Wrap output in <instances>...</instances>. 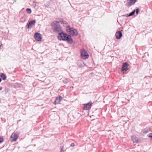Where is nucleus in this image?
<instances>
[{
	"mask_svg": "<svg viewBox=\"0 0 152 152\" xmlns=\"http://www.w3.org/2000/svg\"><path fill=\"white\" fill-rule=\"evenodd\" d=\"M58 38L59 40L66 41L69 44H71L73 42L71 36L63 32L58 34Z\"/></svg>",
	"mask_w": 152,
	"mask_h": 152,
	"instance_id": "f257e3e1",
	"label": "nucleus"
},
{
	"mask_svg": "<svg viewBox=\"0 0 152 152\" xmlns=\"http://www.w3.org/2000/svg\"><path fill=\"white\" fill-rule=\"evenodd\" d=\"M53 31L56 34L63 32L62 27L58 21H54L51 24Z\"/></svg>",
	"mask_w": 152,
	"mask_h": 152,
	"instance_id": "f03ea898",
	"label": "nucleus"
},
{
	"mask_svg": "<svg viewBox=\"0 0 152 152\" xmlns=\"http://www.w3.org/2000/svg\"><path fill=\"white\" fill-rule=\"evenodd\" d=\"M66 31L72 36H76L78 35L77 30L72 27H71L69 26L66 27Z\"/></svg>",
	"mask_w": 152,
	"mask_h": 152,
	"instance_id": "7ed1b4c3",
	"label": "nucleus"
},
{
	"mask_svg": "<svg viewBox=\"0 0 152 152\" xmlns=\"http://www.w3.org/2000/svg\"><path fill=\"white\" fill-rule=\"evenodd\" d=\"M81 56L82 58L84 59L88 58L89 57L88 54L85 49H83L81 50Z\"/></svg>",
	"mask_w": 152,
	"mask_h": 152,
	"instance_id": "20e7f679",
	"label": "nucleus"
},
{
	"mask_svg": "<svg viewBox=\"0 0 152 152\" xmlns=\"http://www.w3.org/2000/svg\"><path fill=\"white\" fill-rule=\"evenodd\" d=\"M92 103L91 102H89L83 104L84 107L83 108L84 110H88L91 109L92 106Z\"/></svg>",
	"mask_w": 152,
	"mask_h": 152,
	"instance_id": "39448f33",
	"label": "nucleus"
},
{
	"mask_svg": "<svg viewBox=\"0 0 152 152\" xmlns=\"http://www.w3.org/2000/svg\"><path fill=\"white\" fill-rule=\"evenodd\" d=\"M34 38L36 40L39 42L41 41L42 39V36L41 34L38 33L36 32L34 35Z\"/></svg>",
	"mask_w": 152,
	"mask_h": 152,
	"instance_id": "423d86ee",
	"label": "nucleus"
},
{
	"mask_svg": "<svg viewBox=\"0 0 152 152\" xmlns=\"http://www.w3.org/2000/svg\"><path fill=\"white\" fill-rule=\"evenodd\" d=\"M36 23V21L35 20H33L30 21L27 24L28 28L29 29H31L32 27V25H34Z\"/></svg>",
	"mask_w": 152,
	"mask_h": 152,
	"instance_id": "0eeeda50",
	"label": "nucleus"
},
{
	"mask_svg": "<svg viewBox=\"0 0 152 152\" xmlns=\"http://www.w3.org/2000/svg\"><path fill=\"white\" fill-rule=\"evenodd\" d=\"M18 137V135L16 133H13L10 136L12 141H16Z\"/></svg>",
	"mask_w": 152,
	"mask_h": 152,
	"instance_id": "6e6552de",
	"label": "nucleus"
},
{
	"mask_svg": "<svg viewBox=\"0 0 152 152\" xmlns=\"http://www.w3.org/2000/svg\"><path fill=\"white\" fill-rule=\"evenodd\" d=\"M62 99V98L61 96L56 97L54 101V104H58Z\"/></svg>",
	"mask_w": 152,
	"mask_h": 152,
	"instance_id": "1a4fd4ad",
	"label": "nucleus"
},
{
	"mask_svg": "<svg viewBox=\"0 0 152 152\" xmlns=\"http://www.w3.org/2000/svg\"><path fill=\"white\" fill-rule=\"evenodd\" d=\"M128 64L127 62H125L123 64L122 66V71H125L128 69Z\"/></svg>",
	"mask_w": 152,
	"mask_h": 152,
	"instance_id": "9d476101",
	"label": "nucleus"
},
{
	"mask_svg": "<svg viewBox=\"0 0 152 152\" xmlns=\"http://www.w3.org/2000/svg\"><path fill=\"white\" fill-rule=\"evenodd\" d=\"M115 35L116 38L118 39H120L122 36V33L121 31H119L116 33Z\"/></svg>",
	"mask_w": 152,
	"mask_h": 152,
	"instance_id": "9b49d317",
	"label": "nucleus"
},
{
	"mask_svg": "<svg viewBox=\"0 0 152 152\" xmlns=\"http://www.w3.org/2000/svg\"><path fill=\"white\" fill-rule=\"evenodd\" d=\"M134 0H127V1L126 4L128 6H130L134 4Z\"/></svg>",
	"mask_w": 152,
	"mask_h": 152,
	"instance_id": "f8f14e48",
	"label": "nucleus"
},
{
	"mask_svg": "<svg viewBox=\"0 0 152 152\" xmlns=\"http://www.w3.org/2000/svg\"><path fill=\"white\" fill-rule=\"evenodd\" d=\"M132 140L134 143H137L139 142L138 139L135 136H132Z\"/></svg>",
	"mask_w": 152,
	"mask_h": 152,
	"instance_id": "ddd939ff",
	"label": "nucleus"
},
{
	"mask_svg": "<svg viewBox=\"0 0 152 152\" xmlns=\"http://www.w3.org/2000/svg\"><path fill=\"white\" fill-rule=\"evenodd\" d=\"M59 22L63 24L66 25L68 24V23L66 21L64 20L63 18H61L59 20Z\"/></svg>",
	"mask_w": 152,
	"mask_h": 152,
	"instance_id": "4468645a",
	"label": "nucleus"
},
{
	"mask_svg": "<svg viewBox=\"0 0 152 152\" xmlns=\"http://www.w3.org/2000/svg\"><path fill=\"white\" fill-rule=\"evenodd\" d=\"M0 76L1 77V78L4 80H6L7 78V77L5 74L2 73H1Z\"/></svg>",
	"mask_w": 152,
	"mask_h": 152,
	"instance_id": "2eb2a0df",
	"label": "nucleus"
},
{
	"mask_svg": "<svg viewBox=\"0 0 152 152\" xmlns=\"http://www.w3.org/2000/svg\"><path fill=\"white\" fill-rule=\"evenodd\" d=\"M77 64L78 65L80 66H82L84 64L83 61L81 60L78 61Z\"/></svg>",
	"mask_w": 152,
	"mask_h": 152,
	"instance_id": "dca6fc26",
	"label": "nucleus"
},
{
	"mask_svg": "<svg viewBox=\"0 0 152 152\" xmlns=\"http://www.w3.org/2000/svg\"><path fill=\"white\" fill-rule=\"evenodd\" d=\"M26 11L27 13L30 14L31 13V10L30 8H28L26 10Z\"/></svg>",
	"mask_w": 152,
	"mask_h": 152,
	"instance_id": "f3484780",
	"label": "nucleus"
},
{
	"mask_svg": "<svg viewBox=\"0 0 152 152\" xmlns=\"http://www.w3.org/2000/svg\"><path fill=\"white\" fill-rule=\"evenodd\" d=\"M135 12V10H134L133 12H131V13H130L129 15V16H131L132 15H133Z\"/></svg>",
	"mask_w": 152,
	"mask_h": 152,
	"instance_id": "a211bd4d",
	"label": "nucleus"
},
{
	"mask_svg": "<svg viewBox=\"0 0 152 152\" xmlns=\"http://www.w3.org/2000/svg\"><path fill=\"white\" fill-rule=\"evenodd\" d=\"M50 4V2L49 1H48L45 4V5L46 7H48L49 6Z\"/></svg>",
	"mask_w": 152,
	"mask_h": 152,
	"instance_id": "6ab92c4d",
	"label": "nucleus"
},
{
	"mask_svg": "<svg viewBox=\"0 0 152 152\" xmlns=\"http://www.w3.org/2000/svg\"><path fill=\"white\" fill-rule=\"evenodd\" d=\"M4 138L3 137H0V143L3 142L4 141Z\"/></svg>",
	"mask_w": 152,
	"mask_h": 152,
	"instance_id": "aec40b11",
	"label": "nucleus"
},
{
	"mask_svg": "<svg viewBox=\"0 0 152 152\" xmlns=\"http://www.w3.org/2000/svg\"><path fill=\"white\" fill-rule=\"evenodd\" d=\"M37 2L36 1H34L33 2V5L34 7H36Z\"/></svg>",
	"mask_w": 152,
	"mask_h": 152,
	"instance_id": "412c9836",
	"label": "nucleus"
},
{
	"mask_svg": "<svg viewBox=\"0 0 152 152\" xmlns=\"http://www.w3.org/2000/svg\"><path fill=\"white\" fill-rule=\"evenodd\" d=\"M148 136L150 137H152V133H150L148 135Z\"/></svg>",
	"mask_w": 152,
	"mask_h": 152,
	"instance_id": "4be33fe9",
	"label": "nucleus"
},
{
	"mask_svg": "<svg viewBox=\"0 0 152 152\" xmlns=\"http://www.w3.org/2000/svg\"><path fill=\"white\" fill-rule=\"evenodd\" d=\"M139 9L137 8L136 9V13L137 14H138L139 12Z\"/></svg>",
	"mask_w": 152,
	"mask_h": 152,
	"instance_id": "5701e85b",
	"label": "nucleus"
},
{
	"mask_svg": "<svg viewBox=\"0 0 152 152\" xmlns=\"http://www.w3.org/2000/svg\"><path fill=\"white\" fill-rule=\"evenodd\" d=\"M75 146V144L74 143H72L70 145V146L73 147Z\"/></svg>",
	"mask_w": 152,
	"mask_h": 152,
	"instance_id": "b1692460",
	"label": "nucleus"
},
{
	"mask_svg": "<svg viewBox=\"0 0 152 152\" xmlns=\"http://www.w3.org/2000/svg\"><path fill=\"white\" fill-rule=\"evenodd\" d=\"M60 152H64V151L63 150V148H62Z\"/></svg>",
	"mask_w": 152,
	"mask_h": 152,
	"instance_id": "393cba45",
	"label": "nucleus"
},
{
	"mask_svg": "<svg viewBox=\"0 0 152 152\" xmlns=\"http://www.w3.org/2000/svg\"><path fill=\"white\" fill-rule=\"evenodd\" d=\"M63 82L64 83H67V81L65 80H64V81H63Z\"/></svg>",
	"mask_w": 152,
	"mask_h": 152,
	"instance_id": "a878e982",
	"label": "nucleus"
},
{
	"mask_svg": "<svg viewBox=\"0 0 152 152\" xmlns=\"http://www.w3.org/2000/svg\"><path fill=\"white\" fill-rule=\"evenodd\" d=\"M2 87L0 86V91H1L2 89Z\"/></svg>",
	"mask_w": 152,
	"mask_h": 152,
	"instance_id": "bb28decb",
	"label": "nucleus"
},
{
	"mask_svg": "<svg viewBox=\"0 0 152 152\" xmlns=\"http://www.w3.org/2000/svg\"><path fill=\"white\" fill-rule=\"evenodd\" d=\"M1 77H0V83L1 82Z\"/></svg>",
	"mask_w": 152,
	"mask_h": 152,
	"instance_id": "cd10ccee",
	"label": "nucleus"
},
{
	"mask_svg": "<svg viewBox=\"0 0 152 152\" xmlns=\"http://www.w3.org/2000/svg\"><path fill=\"white\" fill-rule=\"evenodd\" d=\"M23 19V18L22 17V18H21V19H20V20L21 21L22 20V19Z\"/></svg>",
	"mask_w": 152,
	"mask_h": 152,
	"instance_id": "c85d7f7f",
	"label": "nucleus"
},
{
	"mask_svg": "<svg viewBox=\"0 0 152 152\" xmlns=\"http://www.w3.org/2000/svg\"><path fill=\"white\" fill-rule=\"evenodd\" d=\"M1 45H0V47H1Z\"/></svg>",
	"mask_w": 152,
	"mask_h": 152,
	"instance_id": "c756f323",
	"label": "nucleus"
},
{
	"mask_svg": "<svg viewBox=\"0 0 152 152\" xmlns=\"http://www.w3.org/2000/svg\"><path fill=\"white\" fill-rule=\"evenodd\" d=\"M16 0H15V2H16Z\"/></svg>",
	"mask_w": 152,
	"mask_h": 152,
	"instance_id": "7c9ffc66",
	"label": "nucleus"
},
{
	"mask_svg": "<svg viewBox=\"0 0 152 152\" xmlns=\"http://www.w3.org/2000/svg\"><path fill=\"white\" fill-rule=\"evenodd\" d=\"M151 140H152V138H151Z\"/></svg>",
	"mask_w": 152,
	"mask_h": 152,
	"instance_id": "2f4dec72",
	"label": "nucleus"
}]
</instances>
